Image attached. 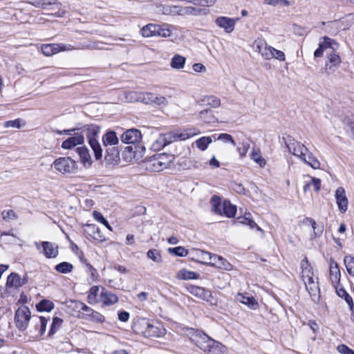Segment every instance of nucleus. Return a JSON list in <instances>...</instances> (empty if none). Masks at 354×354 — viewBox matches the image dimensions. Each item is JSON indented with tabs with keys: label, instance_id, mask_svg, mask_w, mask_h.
<instances>
[{
	"label": "nucleus",
	"instance_id": "f257e3e1",
	"mask_svg": "<svg viewBox=\"0 0 354 354\" xmlns=\"http://www.w3.org/2000/svg\"><path fill=\"white\" fill-rule=\"evenodd\" d=\"M196 338V345L207 354H225L226 352L224 345L202 332H197Z\"/></svg>",
	"mask_w": 354,
	"mask_h": 354
},
{
	"label": "nucleus",
	"instance_id": "f03ea898",
	"mask_svg": "<svg viewBox=\"0 0 354 354\" xmlns=\"http://www.w3.org/2000/svg\"><path fill=\"white\" fill-rule=\"evenodd\" d=\"M120 139L125 144L133 145V146L127 147L125 151L132 153L134 158L138 151L141 152L145 149L139 144L142 139V135L138 129H130L127 130L122 134Z\"/></svg>",
	"mask_w": 354,
	"mask_h": 354
},
{
	"label": "nucleus",
	"instance_id": "7ed1b4c3",
	"mask_svg": "<svg viewBox=\"0 0 354 354\" xmlns=\"http://www.w3.org/2000/svg\"><path fill=\"white\" fill-rule=\"evenodd\" d=\"M174 156L165 153L154 155L145 161L147 170L159 172L169 167Z\"/></svg>",
	"mask_w": 354,
	"mask_h": 354
},
{
	"label": "nucleus",
	"instance_id": "20e7f679",
	"mask_svg": "<svg viewBox=\"0 0 354 354\" xmlns=\"http://www.w3.org/2000/svg\"><path fill=\"white\" fill-rule=\"evenodd\" d=\"M141 326V332L146 337H160L165 333L163 325L158 321L143 319Z\"/></svg>",
	"mask_w": 354,
	"mask_h": 354
},
{
	"label": "nucleus",
	"instance_id": "39448f33",
	"mask_svg": "<svg viewBox=\"0 0 354 354\" xmlns=\"http://www.w3.org/2000/svg\"><path fill=\"white\" fill-rule=\"evenodd\" d=\"M75 307L79 309L80 315L78 317L81 319L95 323H103L105 322V317L104 315L94 310L93 308L82 302L77 303L75 304Z\"/></svg>",
	"mask_w": 354,
	"mask_h": 354
},
{
	"label": "nucleus",
	"instance_id": "423d86ee",
	"mask_svg": "<svg viewBox=\"0 0 354 354\" xmlns=\"http://www.w3.org/2000/svg\"><path fill=\"white\" fill-rule=\"evenodd\" d=\"M185 288L192 295L206 301L211 305H216L217 299L212 295V292L209 290L194 285H187Z\"/></svg>",
	"mask_w": 354,
	"mask_h": 354
},
{
	"label": "nucleus",
	"instance_id": "0eeeda50",
	"mask_svg": "<svg viewBox=\"0 0 354 354\" xmlns=\"http://www.w3.org/2000/svg\"><path fill=\"white\" fill-rule=\"evenodd\" d=\"M53 165L58 171L63 174L74 173L77 169L75 161L69 157L56 159L53 162Z\"/></svg>",
	"mask_w": 354,
	"mask_h": 354
},
{
	"label": "nucleus",
	"instance_id": "6e6552de",
	"mask_svg": "<svg viewBox=\"0 0 354 354\" xmlns=\"http://www.w3.org/2000/svg\"><path fill=\"white\" fill-rule=\"evenodd\" d=\"M31 317L30 310L27 306H21L15 312V322L16 326L21 331H24Z\"/></svg>",
	"mask_w": 354,
	"mask_h": 354
},
{
	"label": "nucleus",
	"instance_id": "1a4fd4ad",
	"mask_svg": "<svg viewBox=\"0 0 354 354\" xmlns=\"http://www.w3.org/2000/svg\"><path fill=\"white\" fill-rule=\"evenodd\" d=\"M35 245L41 254L48 259L55 258L58 253V246L49 241L35 242Z\"/></svg>",
	"mask_w": 354,
	"mask_h": 354
},
{
	"label": "nucleus",
	"instance_id": "9d476101",
	"mask_svg": "<svg viewBox=\"0 0 354 354\" xmlns=\"http://www.w3.org/2000/svg\"><path fill=\"white\" fill-rule=\"evenodd\" d=\"M335 199L339 212L345 213L348 209V201L345 194V189L342 187H339L336 189Z\"/></svg>",
	"mask_w": 354,
	"mask_h": 354
},
{
	"label": "nucleus",
	"instance_id": "9b49d317",
	"mask_svg": "<svg viewBox=\"0 0 354 354\" xmlns=\"http://www.w3.org/2000/svg\"><path fill=\"white\" fill-rule=\"evenodd\" d=\"M105 147L104 160L108 165L117 164L120 160L119 150L115 146Z\"/></svg>",
	"mask_w": 354,
	"mask_h": 354
},
{
	"label": "nucleus",
	"instance_id": "f8f14e48",
	"mask_svg": "<svg viewBox=\"0 0 354 354\" xmlns=\"http://www.w3.org/2000/svg\"><path fill=\"white\" fill-rule=\"evenodd\" d=\"M328 62L325 64L324 70L328 74H330L335 71L342 60L337 54L333 52L328 55Z\"/></svg>",
	"mask_w": 354,
	"mask_h": 354
},
{
	"label": "nucleus",
	"instance_id": "ddd939ff",
	"mask_svg": "<svg viewBox=\"0 0 354 354\" xmlns=\"http://www.w3.org/2000/svg\"><path fill=\"white\" fill-rule=\"evenodd\" d=\"M81 131L82 132H86V136L88 139V143L91 142V141H97L99 133L100 131V127L94 124H86L81 127Z\"/></svg>",
	"mask_w": 354,
	"mask_h": 354
},
{
	"label": "nucleus",
	"instance_id": "4468645a",
	"mask_svg": "<svg viewBox=\"0 0 354 354\" xmlns=\"http://www.w3.org/2000/svg\"><path fill=\"white\" fill-rule=\"evenodd\" d=\"M84 142V138L82 133H74L73 136L68 138L63 141L62 147L65 149H71L77 145H82Z\"/></svg>",
	"mask_w": 354,
	"mask_h": 354
},
{
	"label": "nucleus",
	"instance_id": "2eb2a0df",
	"mask_svg": "<svg viewBox=\"0 0 354 354\" xmlns=\"http://www.w3.org/2000/svg\"><path fill=\"white\" fill-rule=\"evenodd\" d=\"M236 19L228 18L226 17H219L215 20L216 24L225 30L227 33L232 32L235 26Z\"/></svg>",
	"mask_w": 354,
	"mask_h": 354
},
{
	"label": "nucleus",
	"instance_id": "dca6fc26",
	"mask_svg": "<svg viewBox=\"0 0 354 354\" xmlns=\"http://www.w3.org/2000/svg\"><path fill=\"white\" fill-rule=\"evenodd\" d=\"M173 136L171 133H166L160 134V136L152 143L151 149L154 151H159L165 146L171 143V139Z\"/></svg>",
	"mask_w": 354,
	"mask_h": 354
},
{
	"label": "nucleus",
	"instance_id": "f3484780",
	"mask_svg": "<svg viewBox=\"0 0 354 354\" xmlns=\"http://www.w3.org/2000/svg\"><path fill=\"white\" fill-rule=\"evenodd\" d=\"M100 300L103 306H111L118 301V297L114 293L106 290L104 288H101Z\"/></svg>",
	"mask_w": 354,
	"mask_h": 354
},
{
	"label": "nucleus",
	"instance_id": "a211bd4d",
	"mask_svg": "<svg viewBox=\"0 0 354 354\" xmlns=\"http://www.w3.org/2000/svg\"><path fill=\"white\" fill-rule=\"evenodd\" d=\"M301 277L306 286L318 281L317 274L313 267H301Z\"/></svg>",
	"mask_w": 354,
	"mask_h": 354
},
{
	"label": "nucleus",
	"instance_id": "6ab92c4d",
	"mask_svg": "<svg viewBox=\"0 0 354 354\" xmlns=\"http://www.w3.org/2000/svg\"><path fill=\"white\" fill-rule=\"evenodd\" d=\"M65 50H66L65 46L59 44H46L41 46V50L46 56H52Z\"/></svg>",
	"mask_w": 354,
	"mask_h": 354
},
{
	"label": "nucleus",
	"instance_id": "aec40b11",
	"mask_svg": "<svg viewBox=\"0 0 354 354\" xmlns=\"http://www.w3.org/2000/svg\"><path fill=\"white\" fill-rule=\"evenodd\" d=\"M324 41L319 44V47L314 52L315 57H320L322 56L324 50L328 48H331L334 49L333 45L337 46V44L335 41V40L324 36L323 37Z\"/></svg>",
	"mask_w": 354,
	"mask_h": 354
},
{
	"label": "nucleus",
	"instance_id": "412c9836",
	"mask_svg": "<svg viewBox=\"0 0 354 354\" xmlns=\"http://www.w3.org/2000/svg\"><path fill=\"white\" fill-rule=\"evenodd\" d=\"M169 133H171V136H173L172 139H171V143L177 141L178 140H185L195 135L198 134L200 132L196 129H186L183 132L181 133H173V132H168Z\"/></svg>",
	"mask_w": 354,
	"mask_h": 354
},
{
	"label": "nucleus",
	"instance_id": "4be33fe9",
	"mask_svg": "<svg viewBox=\"0 0 354 354\" xmlns=\"http://www.w3.org/2000/svg\"><path fill=\"white\" fill-rule=\"evenodd\" d=\"M81 162L85 167H90L92 165L91 157L89 151L86 147H80L76 149Z\"/></svg>",
	"mask_w": 354,
	"mask_h": 354
},
{
	"label": "nucleus",
	"instance_id": "5701e85b",
	"mask_svg": "<svg viewBox=\"0 0 354 354\" xmlns=\"http://www.w3.org/2000/svg\"><path fill=\"white\" fill-rule=\"evenodd\" d=\"M306 288L308 292L313 301L314 303H319L320 299V288L319 286V281L306 286Z\"/></svg>",
	"mask_w": 354,
	"mask_h": 354
},
{
	"label": "nucleus",
	"instance_id": "b1692460",
	"mask_svg": "<svg viewBox=\"0 0 354 354\" xmlns=\"http://www.w3.org/2000/svg\"><path fill=\"white\" fill-rule=\"evenodd\" d=\"M119 142L116 133L113 131H107L102 137L104 147L115 146Z\"/></svg>",
	"mask_w": 354,
	"mask_h": 354
},
{
	"label": "nucleus",
	"instance_id": "393cba45",
	"mask_svg": "<svg viewBox=\"0 0 354 354\" xmlns=\"http://www.w3.org/2000/svg\"><path fill=\"white\" fill-rule=\"evenodd\" d=\"M99 290L100 286H94L90 288L87 297L88 302L90 304L93 305L100 302V293L99 294Z\"/></svg>",
	"mask_w": 354,
	"mask_h": 354
},
{
	"label": "nucleus",
	"instance_id": "a878e982",
	"mask_svg": "<svg viewBox=\"0 0 354 354\" xmlns=\"http://www.w3.org/2000/svg\"><path fill=\"white\" fill-rule=\"evenodd\" d=\"M236 299L241 302L242 304H244L247 305L248 307H250L252 309L257 308L258 304L255 301L253 297H249L244 295L243 294H238L236 296Z\"/></svg>",
	"mask_w": 354,
	"mask_h": 354
},
{
	"label": "nucleus",
	"instance_id": "bb28decb",
	"mask_svg": "<svg viewBox=\"0 0 354 354\" xmlns=\"http://www.w3.org/2000/svg\"><path fill=\"white\" fill-rule=\"evenodd\" d=\"M200 274L195 272L189 271L185 268L180 270L176 274V278L180 280H189L198 279Z\"/></svg>",
	"mask_w": 354,
	"mask_h": 354
},
{
	"label": "nucleus",
	"instance_id": "cd10ccee",
	"mask_svg": "<svg viewBox=\"0 0 354 354\" xmlns=\"http://www.w3.org/2000/svg\"><path fill=\"white\" fill-rule=\"evenodd\" d=\"M197 256L198 257V262L202 264H206L207 266H216V262L209 261L211 257V253L203 250H198Z\"/></svg>",
	"mask_w": 354,
	"mask_h": 354
},
{
	"label": "nucleus",
	"instance_id": "c85d7f7f",
	"mask_svg": "<svg viewBox=\"0 0 354 354\" xmlns=\"http://www.w3.org/2000/svg\"><path fill=\"white\" fill-rule=\"evenodd\" d=\"M305 222L310 225L313 229V234L311 236V239H316L322 236L324 231V227L322 225L317 226L315 221L312 218H306Z\"/></svg>",
	"mask_w": 354,
	"mask_h": 354
},
{
	"label": "nucleus",
	"instance_id": "c756f323",
	"mask_svg": "<svg viewBox=\"0 0 354 354\" xmlns=\"http://www.w3.org/2000/svg\"><path fill=\"white\" fill-rule=\"evenodd\" d=\"M157 28H159V25L149 24L141 29V34L145 37L156 36Z\"/></svg>",
	"mask_w": 354,
	"mask_h": 354
},
{
	"label": "nucleus",
	"instance_id": "7c9ffc66",
	"mask_svg": "<svg viewBox=\"0 0 354 354\" xmlns=\"http://www.w3.org/2000/svg\"><path fill=\"white\" fill-rule=\"evenodd\" d=\"M222 211L226 216L229 218L234 217L236 213V207L230 203V201H225L222 205Z\"/></svg>",
	"mask_w": 354,
	"mask_h": 354
},
{
	"label": "nucleus",
	"instance_id": "2f4dec72",
	"mask_svg": "<svg viewBox=\"0 0 354 354\" xmlns=\"http://www.w3.org/2000/svg\"><path fill=\"white\" fill-rule=\"evenodd\" d=\"M302 160L310 165L313 169H317L320 167L319 161L309 151L306 152V156L302 158Z\"/></svg>",
	"mask_w": 354,
	"mask_h": 354
},
{
	"label": "nucleus",
	"instance_id": "473e14b6",
	"mask_svg": "<svg viewBox=\"0 0 354 354\" xmlns=\"http://www.w3.org/2000/svg\"><path fill=\"white\" fill-rule=\"evenodd\" d=\"M330 277L331 283L335 288L339 286V283L341 277L339 267H330Z\"/></svg>",
	"mask_w": 354,
	"mask_h": 354
},
{
	"label": "nucleus",
	"instance_id": "72a5a7b5",
	"mask_svg": "<svg viewBox=\"0 0 354 354\" xmlns=\"http://www.w3.org/2000/svg\"><path fill=\"white\" fill-rule=\"evenodd\" d=\"M29 2L34 6L43 9H46L48 6L51 5H60L56 0H29Z\"/></svg>",
	"mask_w": 354,
	"mask_h": 354
},
{
	"label": "nucleus",
	"instance_id": "f704fd0d",
	"mask_svg": "<svg viewBox=\"0 0 354 354\" xmlns=\"http://www.w3.org/2000/svg\"><path fill=\"white\" fill-rule=\"evenodd\" d=\"M290 152L302 160V158L306 156V152H308V149L304 145L299 142L297 145L292 149V151Z\"/></svg>",
	"mask_w": 354,
	"mask_h": 354
},
{
	"label": "nucleus",
	"instance_id": "c9c22d12",
	"mask_svg": "<svg viewBox=\"0 0 354 354\" xmlns=\"http://www.w3.org/2000/svg\"><path fill=\"white\" fill-rule=\"evenodd\" d=\"M54 306L53 302L48 299H42L36 305L37 310L39 312H50Z\"/></svg>",
	"mask_w": 354,
	"mask_h": 354
},
{
	"label": "nucleus",
	"instance_id": "e433bc0d",
	"mask_svg": "<svg viewBox=\"0 0 354 354\" xmlns=\"http://www.w3.org/2000/svg\"><path fill=\"white\" fill-rule=\"evenodd\" d=\"M91 148L92 149L94 156L96 160H100L102 158V148L99 143L98 140L97 141H91L90 143H88Z\"/></svg>",
	"mask_w": 354,
	"mask_h": 354
},
{
	"label": "nucleus",
	"instance_id": "4c0bfd02",
	"mask_svg": "<svg viewBox=\"0 0 354 354\" xmlns=\"http://www.w3.org/2000/svg\"><path fill=\"white\" fill-rule=\"evenodd\" d=\"M185 58L179 55H175L171 59L170 65L173 68L180 69L184 67Z\"/></svg>",
	"mask_w": 354,
	"mask_h": 354
},
{
	"label": "nucleus",
	"instance_id": "58836bf2",
	"mask_svg": "<svg viewBox=\"0 0 354 354\" xmlns=\"http://www.w3.org/2000/svg\"><path fill=\"white\" fill-rule=\"evenodd\" d=\"M7 286L19 288L21 286V278L16 273H11L7 278Z\"/></svg>",
	"mask_w": 354,
	"mask_h": 354
},
{
	"label": "nucleus",
	"instance_id": "ea45409f",
	"mask_svg": "<svg viewBox=\"0 0 354 354\" xmlns=\"http://www.w3.org/2000/svg\"><path fill=\"white\" fill-rule=\"evenodd\" d=\"M199 117L202 121L206 123L214 122L215 118L212 111L210 109H205L199 113Z\"/></svg>",
	"mask_w": 354,
	"mask_h": 354
},
{
	"label": "nucleus",
	"instance_id": "a19ab883",
	"mask_svg": "<svg viewBox=\"0 0 354 354\" xmlns=\"http://www.w3.org/2000/svg\"><path fill=\"white\" fill-rule=\"evenodd\" d=\"M212 211L217 214H222V206L221 204V198L218 196L213 195L211 201Z\"/></svg>",
	"mask_w": 354,
	"mask_h": 354
},
{
	"label": "nucleus",
	"instance_id": "79ce46f5",
	"mask_svg": "<svg viewBox=\"0 0 354 354\" xmlns=\"http://www.w3.org/2000/svg\"><path fill=\"white\" fill-rule=\"evenodd\" d=\"M212 139L210 136H203L196 141V147L201 151H205L208 145L212 143Z\"/></svg>",
	"mask_w": 354,
	"mask_h": 354
},
{
	"label": "nucleus",
	"instance_id": "37998d69",
	"mask_svg": "<svg viewBox=\"0 0 354 354\" xmlns=\"http://www.w3.org/2000/svg\"><path fill=\"white\" fill-rule=\"evenodd\" d=\"M141 93L140 91H131L125 93V99L128 102H140Z\"/></svg>",
	"mask_w": 354,
	"mask_h": 354
},
{
	"label": "nucleus",
	"instance_id": "c03bdc74",
	"mask_svg": "<svg viewBox=\"0 0 354 354\" xmlns=\"http://www.w3.org/2000/svg\"><path fill=\"white\" fill-rule=\"evenodd\" d=\"M335 288L337 295L341 298H344L348 305L352 304V303H353L352 297L347 293L344 288L336 286Z\"/></svg>",
	"mask_w": 354,
	"mask_h": 354
},
{
	"label": "nucleus",
	"instance_id": "a18cd8bd",
	"mask_svg": "<svg viewBox=\"0 0 354 354\" xmlns=\"http://www.w3.org/2000/svg\"><path fill=\"white\" fill-rule=\"evenodd\" d=\"M63 320L59 317H54L53 319V322L50 326V330L48 332V335H54L61 327L62 324Z\"/></svg>",
	"mask_w": 354,
	"mask_h": 354
},
{
	"label": "nucleus",
	"instance_id": "49530a36",
	"mask_svg": "<svg viewBox=\"0 0 354 354\" xmlns=\"http://www.w3.org/2000/svg\"><path fill=\"white\" fill-rule=\"evenodd\" d=\"M168 252L176 257H184L187 254V250L183 246L168 248Z\"/></svg>",
	"mask_w": 354,
	"mask_h": 354
},
{
	"label": "nucleus",
	"instance_id": "de8ad7c7",
	"mask_svg": "<svg viewBox=\"0 0 354 354\" xmlns=\"http://www.w3.org/2000/svg\"><path fill=\"white\" fill-rule=\"evenodd\" d=\"M251 158L257 162L261 167H263L266 165V160L261 154L257 151L255 149H253L251 153Z\"/></svg>",
	"mask_w": 354,
	"mask_h": 354
},
{
	"label": "nucleus",
	"instance_id": "09e8293b",
	"mask_svg": "<svg viewBox=\"0 0 354 354\" xmlns=\"http://www.w3.org/2000/svg\"><path fill=\"white\" fill-rule=\"evenodd\" d=\"M286 147L288 149L289 151H292V149L297 145L299 142H297L293 137L290 135L283 136L282 138Z\"/></svg>",
	"mask_w": 354,
	"mask_h": 354
},
{
	"label": "nucleus",
	"instance_id": "8fccbe9b",
	"mask_svg": "<svg viewBox=\"0 0 354 354\" xmlns=\"http://www.w3.org/2000/svg\"><path fill=\"white\" fill-rule=\"evenodd\" d=\"M93 216L96 221L104 225L110 231H112L111 226L100 212L94 211L93 212Z\"/></svg>",
	"mask_w": 354,
	"mask_h": 354
},
{
	"label": "nucleus",
	"instance_id": "3c124183",
	"mask_svg": "<svg viewBox=\"0 0 354 354\" xmlns=\"http://www.w3.org/2000/svg\"><path fill=\"white\" fill-rule=\"evenodd\" d=\"M275 48L272 46H268L267 44L262 49V53L261 54L266 59H271L274 58V51Z\"/></svg>",
	"mask_w": 354,
	"mask_h": 354
},
{
	"label": "nucleus",
	"instance_id": "603ef678",
	"mask_svg": "<svg viewBox=\"0 0 354 354\" xmlns=\"http://www.w3.org/2000/svg\"><path fill=\"white\" fill-rule=\"evenodd\" d=\"M153 97L154 94L152 93L142 92L140 102L146 104H153Z\"/></svg>",
	"mask_w": 354,
	"mask_h": 354
},
{
	"label": "nucleus",
	"instance_id": "864d4df0",
	"mask_svg": "<svg viewBox=\"0 0 354 354\" xmlns=\"http://www.w3.org/2000/svg\"><path fill=\"white\" fill-rule=\"evenodd\" d=\"M147 254L148 258L152 259L154 263H159L161 262V255L157 250H149Z\"/></svg>",
	"mask_w": 354,
	"mask_h": 354
},
{
	"label": "nucleus",
	"instance_id": "5fc2aeb1",
	"mask_svg": "<svg viewBox=\"0 0 354 354\" xmlns=\"http://www.w3.org/2000/svg\"><path fill=\"white\" fill-rule=\"evenodd\" d=\"M68 239L70 241V247L72 251L77 254V256L80 258L81 263H84L86 260L84 259L83 253L80 250L78 246L75 244L72 241H71L67 236Z\"/></svg>",
	"mask_w": 354,
	"mask_h": 354
},
{
	"label": "nucleus",
	"instance_id": "6e6d98bb",
	"mask_svg": "<svg viewBox=\"0 0 354 354\" xmlns=\"http://www.w3.org/2000/svg\"><path fill=\"white\" fill-rule=\"evenodd\" d=\"M264 3L272 6H277L279 5H282L284 6H289L290 5V2L288 0H263Z\"/></svg>",
	"mask_w": 354,
	"mask_h": 354
},
{
	"label": "nucleus",
	"instance_id": "4d7b16f0",
	"mask_svg": "<svg viewBox=\"0 0 354 354\" xmlns=\"http://www.w3.org/2000/svg\"><path fill=\"white\" fill-rule=\"evenodd\" d=\"M217 140H222L224 142H230L234 147L236 146V142L234 141L232 136L228 133H223L218 135Z\"/></svg>",
	"mask_w": 354,
	"mask_h": 354
},
{
	"label": "nucleus",
	"instance_id": "13d9d810",
	"mask_svg": "<svg viewBox=\"0 0 354 354\" xmlns=\"http://www.w3.org/2000/svg\"><path fill=\"white\" fill-rule=\"evenodd\" d=\"M1 215L3 219L6 221L14 220L17 218L16 214L12 209H9L8 211L3 210L1 213Z\"/></svg>",
	"mask_w": 354,
	"mask_h": 354
},
{
	"label": "nucleus",
	"instance_id": "bf43d9fd",
	"mask_svg": "<svg viewBox=\"0 0 354 354\" xmlns=\"http://www.w3.org/2000/svg\"><path fill=\"white\" fill-rule=\"evenodd\" d=\"M21 119H16L14 120H9L6 121L4 123V127L6 128H17L20 129L21 128Z\"/></svg>",
	"mask_w": 354,
	"mask_h": 354
},
{
	"label": "nucleus",
	"instance_id": "052dcab7",
	"mask_svg": "<svg viewBox=\"0 0 354 354\" xmlns=\"http://www.w3.org/2000/svg\"><path fill=\"white\" fill-rule=\"evenodd\" d=\"M153 104H156V105H159V106H166L168 104V101L166 99L165 97L164 96H162V95H156L154 94V97H153Z\"/></svg>",
	"mask_w": 354,
	"mask_h": 354
},
{
	"label": "nucleus",
	"instance_id": "680f3d73",
	"mask_svg": "<svg viewBox=\"0 0 354 354\" xmlns=\"http://www.w3.org/2000/svg\"><path fill=\"white\" fill-rule=\"evenodd\" d=\"M156 30H158V32H156V36L167 37H169L171 34L170 30L163 26L159 25V28H157Z\"/></svg>",
	"mask_w": 354,
	"mask_h": 354
},
{
	"label": "nucleus",
	"instance_id": "e2e57ef3",
	"mask_svg": "<svg viewBox=\"0 0 354 354\" xmlns=\"http://www.w3.org/2000/svg\"><path fill=\"white\" fill-rule=\"evenodd\" d=\"M37 319L39 323V333L41 335H43L46 331V325L48 319L44 317H37Z\"/></svg>",
	"mask_w": 354,
	"mask_h": 354
},
{
	"label": "nucleus",
	"instance_id": "0e129e2a",
	"mask_svg": "<svg viewBox=\"0 0 354 354\" xmlns=\"http://www.w3.org/2000/svg\"><path fill=\"white\" fill-rule=\"evenodd\" d=\"M207 102L212 107L216 108L221 105V100L215 96H209L207 99Z\"/></svg>",
	"mask_w": 354,
	"mask_h": 354
},
{
	"label": "nucleus",
	"instance_id": "69168bd1",
	"mask_svg": "<svg viewBox=\"0 0 354 354\" xmlns=\"http://www.w3.org/2000/svg\"><path fill=\"white\" fill-rule=\"evenodd\" d=\"M80 130H81V127H76L75 128L71 129H65L63 131L57 129L54 131L56 132L59 135L66 134V135H69V136H73L74 135V133H75V132L76 131H80Z\"/></svg>",
	"mask_w": 354,
	"mask_h": 354
},
{
	"label": "nucleus",
	"instance_id": "338daca9",
	"mask_svg": "<svg viewBox=\"0 0 354 354\" xmlns=\"http://www.w3.org/2000/svg\"><path fill=\"white\" fill-rule=\"evenodd\" d=\"M337 350L341 354H354V351L348 348L345 344H340L337 346Z\"/></svg>",
	"mask_w": 354,
	"mask_h": 354
},
{
	"label": "nucleus",
	"instance_id": "774afa93",
	"mask_svg": "<svg viewBox=\"0 0 354 354\" xmlns=\"http://www.w3.org/2000/svg\"><path fill=\"white\" fill-rule=\"evenodd\" d=\"M88 272L90 274V278L92 281H95L97 280L99 275L94 267H88Z\"/></svg>",
	"mask_w": 354,
	"mask_h": 354
}]
</instances>
